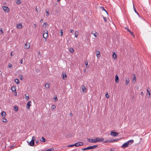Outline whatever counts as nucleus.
Wrapping results in <instances>:
<instances>
[{
    "label": "nucleus",
    "mask_w": 151,
    "mask_h": 151,
    "mask_svg": "<svg viewBox=\"0 0 151 151\" xmlns=\"http://www.w3.org/2000/svg\"><path fill=\"white\" fill-rule=\"evenodd\" d=\"M133 140L132 139L128 141L127 142L124 143L121 146V147L122 148H125L127 147L129 145H131L132 143L134 142Z\"/></svg>",
    "instance_id": "f257e3e1"
},
{
    "label": "nucleus",
    "mask_w": 151,
    "mask_h": 151,
    "mask_svg": "<svg viewBox=\"0 0 151 151\" xmlns=\"http://www.w3.org/2000/svg\"><path fill=\"white\" fill-rule=\"evenodd\" d=\"M98 147V145H94L92 146H90L86 148H83L82 149V150L83 151H84L86 150L89 149H93Z\"/></svg>",
    "instance_id": "f03ea898"
},
{
    "label": "nucleus",
    "mask_w": 151,
    "mask_h": 151,
    "mask_svg": "<svg viewBox=\"0 0 151 151\" xmlns=\"http://www.w3.org/2000/svg\"><path fill=\"white\" fill-rule=\"evenodd\" d=\"M44 33H43V38L45 39L46 40L47 38V37L48 36V32L47 30L45 31H44Z\"/></svg>",
    "instance_id": "7ed1b4c3"
},
{
    "label": "nucleus",
    "mask_w": 151,
    "mask_h": 151,
    "mask_svg": "<svg viewBox=\"0 0 151 151\" xmlns=\"http://www.w3.org/2000/svg\"><path fill=\"white\" fill-rule=\"evenodd\" d=\"M95 139V141H95V143L96 142H102L104 140V139L103 138H99L98 137H96Z\"/></svg>",
    "instance_id": "20e7f679"
},
{
    "label": "nucleus",
    "mask_w": 151,
    "mask_h": 151,
    "mask_svg": "<svg viewBox=\"0 0 151 151\" xmlns=\"http://www.w3.org/2000/svg\"><path fill=\"white\" fill-rule=\"evenodd\" d=\"M110 134L113 136L116 137L118 135L119 133L112 131H111Z\"/></svg>",
    "instance_id": "39448f33"
},
{
    "label": "nucleus",
    "mask_w": 151,
    "mask_h": 151,
    "mask_svg": "<svg viewBox=\"0 0 151 151\" xmlns=\"http://www.w3.org/2000/svg\"><path fill=\"white\" fill-rule=\"evenodd\" d=\"M2 8L5 12H8L9 11V9L8 7L3 6Z\"/></svg>",
    "instance_id": "423d86ee"
},
{
    "label": "nucleus",
    "mask_w": 151,
    "mask_h": 151,
    "mask_svg": "<svg viewBox=\"0 0 151 151\" xmlns=\"http://www.w3.org/2000/svg\"><path fill=\"white\" fill-rule=\"evenodd\" d=\"M83 143L82 142H78L75 144V146L76 147H78L80 146H82L83 145Z\"/></svg>",
    "instance_id": "0eeeda50"
},
{
    "label": "nucleus",
    "mask_w": 151,
    "mask_h": 151,
    "mask_svg": "<svg viewBox=\"0 0 151 151\" xmlns=\"http://www.w3.org/2000/svg\"><path fill=\"white\" fill-rule=\"evenodd\" d=\"M87 141L90 142L91 143H95V139H90V138H87Z\"/></svg>",
    "instance_id": "6e6552de"
},
{
    "label": "nucleus",
    "mask_w": 151,
    "mask_h": 151,
    "mask_svg": "<svg viewBox=\"0 0 151 151\" xmlns=\"http://www.w3.org/2000/svg\"><path fill=\"white\" fill-rule=\"evenodd\" d=\"M30 45L29 43L27 42L24 45V47L25 49H28L29 48Z\"/></svg>",
    "instance_id": "1a4fd4ad"
},
{
    "label": "nucleus",
    "mask_w": 151,
    "mask_h": 151,
    "mask_svg": "<svg viewBox=\"0 0 151 151\" xmlns=\"http://www.w3.org/2000/svg\"><path fill=\"white\" fill-rule=\"evenodd\" d=\"M81 88H82V92L84 93L85 92L86 90V87L84 85H82Z\"/></svg>",
    "instance_id": "9d476101"
},
{
    "label": "nucleus",
    "mask_w": 151,
    "mask_h": 151,
    "mask_svg": "<svg viewBox=\"0 0 151 151\" xmlns=\"http://www.w3.org/2000/svg\"><path fill=\"white\" fill-rule=\"evenodd\" d=\"M32 103V102L31 101H29L27 103L26 106H27V109H29L30 108V106H31V104Z\"/></svg>",
    "instance_id": "9b49d317"
},
{
    "label": "nucleus",
    "mask_w": 151,
    "mask_h": 151,
    "mask_svg": "<svg viewBox=\"0 0 151 151\" xmlns=\"http://www.w3.org/2000/svg\"><path fill=\"white\" fill-rule=\"evenodd\" d=\"M29 145L32 146H33L35 145V142L33 140H32L29 142Z\"/></svg>",
    "instance_id": "f8f14e48"
},
{
    "label": "nucleus",
    "mask_w": 151,
    "mask_h": 151,
    "mask_svg": "<svg viewBox=\"0 0 151 151\" xmlns=\"http://www.w3.org/2000/svg\"><path fill=\"white\" fill-rule=\"evenodd\" d=\"M125 28L126 29H127V31H128V32H129L130 34H131V35H132L134 37V35L133 34V33L127 27H125Z\"/></svg>",
    "instance_id": "ddd939ff"
},
{
    "label": "nucleus",
    "mask_w": 151,
    "mask_h": 151,
    "mask_svg": "<svg viewBox=\"0 0 151 151\" xmlns=\"http://www.w3.org/2000/svg\"><path fill=\"white\" fill-rule=\"evenodd\" d=\"M115 82L116 83H118L119 81V78L118 76L116 74L115 76Z\"/></svg>",
    "instance_id": "4468645a"
},
{
    "label": "nucleus",
    "mask_w": 151,
    "mask_h": 151,
    "mask_svg": "<svg viewBox=\"0 0 151 151\" xmlns=\"http://www.w3.org/2000/svg\"><path fill=\"white\" fill-rule=\"evenodd\" d=\"M1 115L3 118H4L6 115V113L4 111H2L1 113Z\"/></svg>",
    "instance_id": "2eb2a0df"
},
{
    "label": "nucleus",
    "mask_w": 151,
    "mask_h": 151,
    "mask_svg": "<svg viewBox=\"0 0 151 151\" xmlns=\"http://www.w3.org/2000/svg\"><path fill=\"white\" fill-rule=\"evenodd\" d=\"M112 57L114 59H115L116 58L117 55L114 52H113Z\"/></svg>",
    "instance_id": "dca6fc26"
},
{
    "label": "nucleus",
    "mask_w": 151,
    "mask_h": 151,
    "mask_svg": "<svg viewBox=\"0 0 151 151\" xmlns=\"http://www.w3.org/2000/svg\"><path fill=\"white\" fill-rule=\"evenodd\" d=\"M125 84L126 85H127L129 82V80L128 78H125Z\"/></svg>",
    "instance_id": "f3484780"
},
{
    "label": "nucleus",
    "mask_w": 151,
    "mask_h": 151,
    "mask_svg": "<svg viewBox=\"0 0 151 151\" xmlns=\"http://www.w3.org/2000/svg\"><path fill=\"white\" fill-rule=\"evenodd\" d=\"M91 34H93L95 37H97L98 35H99L98 33L96 32H95V33L91 32Z\"/></svg>",
    "instance_id": "a211bd4d"
},
{
    "label": "nucleus",
    "mask_w": 151,
    "mask_h": 151,
    "mask_svg": "<svg viewBox=\"0 0 151 151\" xmlns=\"http://www.w3.org/2000/svg\"><path fill=\"white\" fill-rule=\"evenodd\" d=\"M17 27L19 29H21L22 28V26L21 24H19L17 25Z\"/></svg>",
    "instance_id": "6ab92c4d"
},
{
    "label": "nucleus",
    "mask_w": 151,
    "mask_h": 151,
    "mask_svg": "<svg viewBox=\"0 0 151 151\" xmlns=\"http://www.w3.org/2000/svg\"><path fill=\"white\" fill-rule=\"evenodd\" d=\"M40 141L41 142H45V139L43 137H42L40 139Z\"/></svg>",
    "instance_id": "aec40b11"
},
{
    "label": "nucleus",
    "mask_w": 151,
    "mask_h": 151,
    "mask_svg": "<svg viewBox=\"0 0 151 151\" xmlns=\"http://www.w3.org/2000/svg\"><path fill=\"white\" fill-rule=\"evenodd\" d=\"M63 79H64V77H66V78H67V75H66V74H65V73H63Z\"/></svg>",
    "instance_id": "412c9836"
},
{
    "label": "nucleus",
    "mask_w": 151,
    "mask_h": 151,
    "mask_svg": "<svg viewBox=\"0 0 151 151\" xmlns=\"http://www.w3.org/2000/svg\"><path fill=\"white\" fill-rule=\"evenodd\" d=\"M78 32L77 31H76L75 32V37L76 38L77 37L78 34Z\"/></svg>",
    "instance_id": "4be33fe9"
},
{
    "label": "nucleus",
    "mask_w": 151,
    "mask_h": 151,
    "mask_svg": "<svg viewBox=\"0 0 151 151\" xmlns=\"http://www.w3.org/2000/svg\"><path fill=\"white\" fill-rule=\"evenodd\" d=\"M101 10H104V11H105V12L107 14H108V12H107V11L106 10V9H104V7L101 6Z\"/></svg>",
    "instance_id": "5701e85b"
},
{
    "label": "nucleus",
    "mask_w": 151,
    "mask_h": 151,
    "mask_svg": "<svg viewBox=\"0 0 151 151\" xmlns=\"http://www.w3.org/2000/svg\"><path fill=\"white\" fill-rule=\"evenodd\" d=\"M50 86V85L49 84L47 83L45 85V87L46 88H49Z\"/></svg>",
    "instance_id": "b1692460"
},
{
    "label": "nucleus",
    "mask_w": 151,
    "mask_h": 151,
    "mask_svg": "<svg viewBox=\"0 0 151 151\" xmlns=\"http://www.w3.org/2000/svg\"><path fill=\"white\" fill-rule=\"evenodd\" d=\"M15 82L17 84H18L19 83V80L18 79H16L15 80Z\"/></svg>",
    "instance_id": "393cba45"
},
{
    "label": "nucleus",
    "mask_w": 151,
    "mask_h": 151,
    "mask_svg": "<svg viewBox=\"0 0 151 151\" xmlns=\"http://www.w3.org/2000/svg\"><path fill=\"white\" fill-rule=\"evenodd\" d=\"M69 51L72 53H73L74 52V50L73 48H70Z\"/></svg>",
    "instance_id": "a878e982"
},
{
    "label": "nucleus",
    "mask_w": 151,
    "mask_h": 151,
    "mask_svg": "<svg viewBox=\"0 0 151 151\" xmlns=\"http://www.w3.org/2000/svg\"><path fill=\"white\" fill-rule=\"evenodd\" d=\"M14 110L16 111H17L18 110V108L17 106H14Z\"/></svg>",
    "instance_id": "bb28decb"
},
{
    "label": "nucleus",
    "mask_w": 151,
    "mask_h": 151,
    "mask_svg": "<svg viewBox=\"0 0 151 151\" xmlns=\"http://www.w3.org/2000/svg\"><path fill=\"white\" fill-rule=\"evenodd\" d=\"M21 3L20 0H17V1L16 2L17 4H20Z\"/></svg>",
    "instance_id": "cd10ccee"
},
{
    "label": "nucleus",
    "mask_w": 151,
    "mask_h": 151,
    "mask_svg": "<svg viewBox=\"0 0 151 151\" xmlns=\"http://www.w3.org/2000/svg\"><path fill=\"white\" fill-rule=\"evenodd\" d=\"M47 25H48L47 24V23L45 22V23H44V24H43V26L44 27H47Z\"/></svg>",
    "instance_id": "c85d7f7f"
},
{
    "label": "nucleus",
    "mask_w": 151,
    "mask_h": 151,
    "mask_svg": "<svg viewBox=\"0 0 151 151\" xmlns=\"http://www.w3.org/2000/svg\"><path fill=\"white\" fill-rule=\"evenodd\" d=\"M85 65H86V67L87 68H88L89 66L88 65V61H86L85 62Z\"/></svg>",
    "instance_id": "c756f323"
},
{
    "label": "nucleus",
    "mask_w": 151,
    "mask_h": 151,
    "mask_svg": "<svg viewBox=\"0 0 151 151\" xmlns=\"http://www.w3.org/2000/svg\"><path fill=\"white\" fill-rule=\"evenodd\" d=\"M99 55H100V52L99 51H98L97 52L96 56L98 57H99Z\"/></svg>",
    "instance_id": "7c9ffc66"
},
{
    "label": "nucleus",
    "mask_w": 151,
    "mask_h": 151,
    "mask_svg": "<svg viewBox=\"0 0 151 151\" xmlns=\"http://www.w3.org/2000/svg\"><path fill=\"white\" fill-rule=\"evenodd\" d=\"M150 92L148 91V89H147V95H149V97H150Z\"/></svg>",
    "instance_id": "2f4dec72"
},
{
    "label": "nucleus",
    "mask_w": 151,
    "mask_h": 151,
    "mask_svg": "<svg viewBox=\"0 0 151 151\" xmlns=\"http://www.w3.org/2000/svg\"><path fill=\"white\" fill-rule=\"evenodd\" d=\"M11 89L12 91H16V89L15 87H14L13 86H12L11 88Z\"/></svg>",
    "instance_id": "473e14b6"
},
{
    "label": "nucleus",
    "mask_w": 151,
    "mask_h": 151,
    "mask_svg": "<svg viewBox=\"0 0 151 151\" xmlns=\"http://www.w3.org/2000/svg\"><path fill=\"white\" fill-rule=\"evenodd\" d=\"M25 98L27 100H28L29 99V95H28V96H27L26 94L25 95Z\"/></svg>",
    "instance_id": "72a5a7b5"
},
{
    "label": "nucleus",
    "mask_w": 151,
    "mask_h": 151,
    "mask_svg": "<svg viewBox=\"0 0 151 151\" xmlns=\"http://www.w3.org/2000/svg\"><path fill=\"white\" fill-rule=\"evenodd\" d=\"M55 108H56V106H55V105H52V108H51L53 110V109H54Z\"/></svg>",
    "instance_id": "f704fd0d"
},
{
    "label": "nucleus",
    "mask_w": 151,
    "mask_h": 151,
    "mask_svg": "<svg viewBox=\"0 0 151 151\" xmlns=\"http://www.w3.org/2000/svg\"><path fill=\"white\" fill-rule=\"evenodd\" d=\"M133 8H134V12H135V13H136L138 15V13L137 12V11H136V9L134 7V5H133Z\"/></svg>",
    "instance_id": "c9c22d12"
},
{
    "label": "nucleus",
    "mask_w": 151,
    "mask_h": 151,
    "mask_svg": "<svg viewBox=\"0 0 151 151\" xmlns=\"http://www.w3.org/2000/svg\"><path fill=\"white\" fill-rule=\"evenodd\" d=\"M4 119H3V120L2 121V122H7V120L6 119H4Z\"/></svg>",
    "instance_id": "e433bc0d"
},
{
    "label": "nucleus",
    "mask_w": 151,
    "mask_h": 151,
    "mask_svg": "<svg viewBox=\"0 0 151 151\" xmlns=\"http://www.w3.org/2000/svg\"><path fill=\"white\" fill-rule=\"evenodd\" d=\"M61 34H60V35L61 36H63V30H61L60 31V32Z\"/></svg>",
    "instance_id": "4c0bfd02"
},
{
    "label": "nucleus",
    "mask_w": 151,
    "mask_h": 151,
    "mask_svg": "<svg viewBox=\"0 0 151 151\" xmlns=\"http://www.w3.org/2000/svg\"><path fill=\"white\" fill-rule=\"evenodd\" d=\"M74 145H75V144H73V145H68V147H72L75 146Z\"/></svg>",
    "instance_id": "58836bf2"
},
{
    "label": "nucleus",
    "mask_w": 151,
    "mask_h": 151,
    "mask_svg": "<svg viewBox=\"0 0 151 151\" xmlns=\"http://www.w3.org/2000/svg\"><path fill=\"white\" fill-rule=\"evenodd\" d=\"M20 79L22 80L23 79V77L22 75H21L20 76Z\"/></svg>",
    "instance_id": "ea45409f"
},
{
    "label": "nucleus",
    "mask_w": 151,
    "mask_h": 151,
    "mask_svg": "<svg viewBox=\"0 0 151 151\" xmlns=\"http://www.w3.org/2000/svg\"><path fill=\"white\" fill-rule=\"evenodd\" d=\"M55 97L54 98V99H55V101H57L58 100V99H57V96H55Z\"/></svg>",
    "instance_id": "a19ab883"
},
{
    "label": "nucleus",
    "mask_w": 151,
    "mask_h": 151,
    "mask_svg": "<svg viewBox=\"0 0 151 151\" xmlns=\"http://www.w3.org/2000/svg\"><path fill=\"white\" fill-rule=\"evenodd\" d=\"M104 142H111V140H106V141Z\"/></svg>",
    "instance_id": "79ce46f5"
},
{
    "label": "nucleus",
    "mask_w": 151,
    "mask_h": 151,
    "mask_svg": "<svg viewBox=\"0 0 151 151\" xmlns=\"http://www.w3.org/2000/svg\"><path fill=\"white\" fill-rule=\"evenodd\" d=\"M9 67L11 68L12 67V65L11 63H9L8 65Z\"/></svg>",
    "instance_id": "37998d69"
},
{
    "label": "nucleus",
    "mask_w": 151,
    "mask_h": 151,
    "mask_svg": "<svg viewBox=\"0 0 151 151\" xmlns=\"http://www.w3.org/2000/svg\"><path fill=\"white\" fill-rule=\"evenodd\" d=\"M103 19L104 20V21L105 22H106V17H103Z\"/></svg>",
    "instance_id": "c03bdc74"
},
{
    "label": "nucleus",
    "mask_w": 151,
    "mask_h": 151,
    "mask_svg": "<svg viewBox=\"0 0 151 151\" xmlns=\"http://www.w3.org/2000/svg\"><path fill=\"white\" fill-rule=\"evenodd\" d=\"M0 31L1 32V33L2 34H3L4 33V32H3V30H2V28H1L0 29Z\"/></svg>",
    "instance_id": "a18cd8bd"
},
{
    "label": "nucleus",
    "mask_w": 151,
    "mask_h": 151,
    "mask_svg": "<svg viewBox=\"0 0 151 151\" xmlns=\"http://www.w3.org/2000/svg\"><path fill=\"white\" fill-rule=\"evenodd\" d=\"M135 80V81L136 80V76H134V77L133 78V80Z\"/></svg>",
    "instance_id": "49530a36"
},
{
    "label": "nucleus",
    "mask_w": 151,
    "mask_h": 151,
    "mask_svg": "<svg viewBox=\"0 0 151 151\" xmlns=\"http://www.w3.org/2000/svg\"><path fill=\"white\" fill-rule=\"evenodd\" d=\"M33 140H34V141L35 142V137L34 136H33L32 137V140H33Z\"/></svg>",
    "instance_id": "de8ad7c7"
},
{
    "label": "nucleus",
    "mask_w": 151,
    "mask_h": 151,
    "mask_svg": "<svg viewBox=\"0 0 151 151\" xmlns=\"http://www.w3.org/2000/svg\"><path fill=\"white\" fill-rule=\"evenodd\" d=\"M106 97L107 98H108L109 97V96L108 94V93H106L105 95Z\"/></svg>",
    "instance_id": "09e8293b"
},
{
    "label": "nucleus",
    "mask_w": 151,
    "mask_h": 151,
    "mask_svg": "<svg viewBox=\"0 0 151 151\" xmlns=\"http://www.w3.org/2000/svg\"><path fill=\"white\" fill-rule=\"evenodd\" d=\"M46 14H47L46 16H48L49 14V12L48 11H46Z\"/></svg>",
    "instance_id": "8fccbe9b"
},
{
    "label": "nucleus",
    "mask_w": 151,
    "mask_h": 151,
    "mask_svg": "<svg viewBox=\"0 0 151 151\" xmlns=\"http://www.w3.org/2000/svg\"><path fill=\"white\" fill-rule=\"evenodd\" d=\"M23 60L22 59H21L20 60V63L22 64H23Z\"/></svg>",
    "instance_id": "3c124183"
},
{
    "label": "nucleus",
    "mask_w": 151,
    "mask_h": 151,
    "mask_svg": "<svg viewBox=\"0 0 151 151\" xmlns=\"http://www.w3.org/2000/svg\"><path fill=\"white\" fill-rule=\"evenodd\" d=\"M50 149V151H53L54 150V149L53 148H51Z\"/></svg>",
    "instance_id": "603ef678"
},
{
    "label": "nucleus",
    "mask_w": 151,
    "mask_h": 151,
    "mask_svg": "<svg viewBox=\"0 0 151 151\" xmlns=\"http://www.w3.org/2000/svg\"><path fill=\"white\" fill-rule=\"evenodd\" d=\"M117 140V139H113L112 140H111V142H113V141H116Z\"/></svg>",
    "instance_id": "864d4df0"
},
{
    "label": "nucleus",
    "mask_w": 151,
    "mask_h": 151,
    "mask_svg": "<svg viewBox=\"0 0 151 151\" xmlns=\"http://www.w3.org/2000/svg\"><path fill=\"white\" fill-rule=\"evenodd\" d=\"M74 32V30H73V29H71L70 30V32L72 33H73V32Z\"/></svg>",
    "instance_id": "5fc2aeb1"
},
{
    "label": "nucleus",
    "mask_w": 151,
    "mask_h": 151,
    "mask_svg": "<svg viewBox=\"0 0 151 151\" xmlns=\"http://www.w3.org/2000/svg\"><path fill=\"white\" fill-rule=\"evenodd\" d=\"M70 116H73V114L72 113H70Z\"/></svg>",
    "instance_id": "6e6d98bb"
},
{
    "label": "nucleus",
    "mask_w": 151,
    "mask_h": 151,
    "mask_svg": "<svg viewBox=\"0 0 151 151\" xmlns=\"http://www.w3.org/2000/svg\"><path fill=\"white\" fill-rule=\"evenodd\" d=\"M43 21V19H41L40 20V22H41V23H42V22Z\"/></svg>",
    "instance_id": "4d7b16f0"
},
{
    "label": "nucleus",
    "mask_w": 151,
    "mask_h": 151,
    "mask_svg": "<svg viewBox=\"0 0 151 151\" xmlns=\"http://www.w3.org/2000/svg\"><path fill=\"white\" fill-rule=\"evenodd\" d=\"M141 95L142 96H143V92H141Z\"/></svg>",
    "instance_id": "13d9d810"
},
{
    "label": "nucleus",
    "mask_w": 151,
    "mask_h": 151,
    "mask_svg": "<svg viewBox=\"0 0 151 151\" xmlns=\"http://www.w3.org/2000/svg\"><path fill=\"white\" fill-rule=\"evenodd\" d=\"M35 142H36V144H37V143H38V140H36V141Z\"/></svg>",
    "instance_id": "bf43d9fd"
},
{
    "label": "nucleus",
    "mask_w": 151,
    "mask_h": 151,
    "mask_svg": "<svg viewBox=\"0 0 151 151\" xmlns=\"http://www.w3.org/2000/svg\"><path fill=\"white\" fill-rule=\"evenodd\" d=\"M46 151H50V149H48L46 150Z\"/></svg>",
    "instance_id": "052dcab7"
},
{
    "label": "nucleus",
    "mask_w": 151,
    "mask_h": 151,
    "mask_svg": "<svg viewBox=\"0 0 151 151\" xmlns=\"http://www.w3.org/2000/svg\"><path fill=\"white\" fill-rule=\"evenodd\" d=\"M2 74V72H1L0 70V76Z\"/></svg>",
    "instance_id": "680f3d73"
},
{
    "label": "nucleus",
    "mask_w": 151,
    "mask_h": 151,
    "mask_svg": "<svg viewBox=\"0 0 151 151\" xmlns=\"http://www.w3.org/2000/svg\"><path fill=\"white\" fill-rule=\"evenodd\" d=\"M12 52L11 53V56H12Z\"/></svg>",
    "instance_id": "e2e57ef3"
},
{
    "label": "nucleus",
    "mask_w": 151,
    "mask_h": 151,
    "mask_svg": "<svg viewBox=\"0 0 151 151\" xmlns=\"http://www.w3.org/2000/svg\"><path fill=\"white\" fill-rule=\"evenodd\" d=\"M38 9H37V7H36V10L37 11V12L38 11Z\"/></svg>",
    "instance_id": "0e129e2a"
},
{
    "label": "nucleus",
    "mask_w": 151,
    "mask_h": 151,
    "mask_svg": "<svg viewBox=\"0 0 151 151\" xmlns=\"http://www.w3.org/2000/svg\"><path fill=\"white\" fill-rule=\"evenodd\" d=\"M14 147V146L12 145L11 147Z\"/></svg>",
    "instance_id": "69168bd1"
},
{
    "label": "nucleus",
    "mask_w": 151,
    "mask_h": 151,
    "mask_svg": "<svg viewBox=\"0 0 151 151\" xmlns=\"http://www.w3.org/2000/svg\"><path fill=\"white\" fill-rule=\"evenodd\" d=\"M57 1H60V0H57Z\"/></svg>",
    "instance_id": "338daca9"
},
{
    "label": "nucleus",
    "mask_w": 151,
    "mask_h": 151,
    "mask_svg": "<svg viewBox=\"0 0 151 151\" xmlns=\"http://www.w3.org/2000/svg\"><path fill=\"white\" fill-rule=\"evenodd\" d=\"M35 27H36V25H35Z\"/></svg>",
    "instance_id": "774afa93"
}]
</instances>
